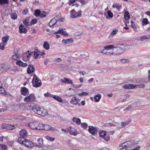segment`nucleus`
Listing matches in <instances>:
<instances>
[{
	"label": "nucleus",
	"mask_w": 150,
	"mask_h": 150,
	"mask_svg": "<svg viewBox=\"0 0 150 150\" xmlns=\"http://www.w3.org/2000/svg\"><path fill=\"white\" fill-rule=\"evenodd\" d=\"M37 21V19H34L32 20L31 22V25L36 23Z\"/></svg>",
	"instance_id": "6e6d98bb"
},
{
	"label": "nucleus",
	"mask_w": 150,
	"mask_h": 150,
	"mask_svg": "<svg viewBox=\"0 0 150 150\" xmlns=\"http://www.w3.org/2000/svg\"><path fill=\"white\" fill-rule=\"evenodd\" d=\"M120 62L122 63H125L130 62V60L128 59H122L120 60Z\"/></svg>",
	"instance_id": "c9c22d12"
},
{
	"label": "nucleus",
	"mask_w": 150,
	"mask_h": 150,
	"mask_svg": "<svg viewBox=\"0 0 150 150\" xmlns=\"http://www.w3.org/2000/svg\"><path fill=\"white\" fill-rule=\"evenodd\" d=\"M45 137L47 140L52 142L55 139V138H54L49 136H46Z\"/></svg>",
	"instance_id": "ea45409f"
},
{
	"label": "nucleus",
	"mask_w": 150,
	"mask_h": 150,
	"mask_svg": "<svg viewBox=\"0 0 150 150\" xmlns=\"http://www.w3.org/2000/svg\"><path fill=\"white\" fill-rule=\"evenodd\" d=\"M4 89L3 87H0V93H4Z\"/></svg>",
	"instance_id": "bf43d9fd"
},
{
	"label": "nucleus",
	"mask_w": 150,
	"mask_h": 150,
	"mask_svg": "<svg viewBox=\"0 0 150 150\" xmlns=\"http://www.w3.org/2000/svg\"><path fill=\"white\" fill-rule=\"evenodd\" d=\"M40 51L38 50H35L34 52V55L35 58H37L38 56L40 55Z\"/></svg>",
	"instance_id": "72a5a7b5"
},
{
	"label": "nucleus",
	"mask_w": 150,
	"mask_h": 150,
	"mask_svg": "<svg viewBox=\"0 0 150 150\" xmlns=\"http://www.w3.org/2000/svg\"><path fill=\"white\" fill-rule=\"evenodd\" d=\"M114 47V45H109L105 46L104 47V49L105 52L109 51L108 50L110 49H113Z\"/></svg>",
	"instance_id": "aec40b11"
},
{
	"label": "nucleus",
	"mask_w": 150,
	"mask_h": 150,
	"mask_svg": "<svg viewBox=\"0 0 150 150\" xmlns=\"http://www.w3.org/2000/svg\"><path fill=\"white\" fill-rule=\"evenodd\" d=\"M52 97L60 102H62V98L59 96L52 95Z\"/></svg>",
	"instance_id": "4be33fe9"
},
{
	"label": "nucleus",
	"mask_w": 150,
	"mask_h": 150,
	"mask_svg": "<svg viewBox=\"0 0 150 150\" xmlns=\"http://www.w3.org/2000/svg\"><path fill=\"white\" fill-rule=\"evenodd\" d=\"M88 93L86 92H83L79 94V96H86L88 95Z\"/></svg>",
	"instance_id": "5fc2aeb1"
},
{
	"label": "nucleus",
	"mask_w": 150,
	"mask_h": 150,
	"mask_svg": "<svg viewBox=\"0 0 150 150\" xmlns=\"http://www.w3.org/2000/svg\"><path fill=\"white\" fill-rule=\"evenodd\" d=\"M112 7L114 8H117L118 10L121 7V6L119 4L116 3L113 4Z\"/></svg>",
	"instance_id": "bb28decb"
},
{
	"label": "nucleus",
	"mask_w": 150,
	"mask_h": 150,
	"mask_svg": "<svg viewBox=\"0 0 150 150\" xmlns=\"http://www.w3.org/2000/svg\"><path fill=\"white\" fill-rule=\"evenodd\" d=\"M73 40L71 38L67 39L66 40H63L62 42L65 44H69L71 43L72 42Z\"/></svg>",
	"instance_id": "412c9836"
},
{
	"label": "nucleus",
	"mask_w": 150,
	"mask_h": 150,
	"mask_svg": "<svg viewBox=\"0 0 150 150\" xmlns=\"http://www.w3.org/2000/svg\"><path fill=\"white\" fill-rule=\"evenodd\" d=\"M118 31L117 29H114L112 31L111 33L110 34L113 36L117 34V32Z\"/></svg>",
	"instance_id": "a19ab883"
},
{
	"label": "nucleus",
	"mask_w": 150,
	"mask_h": 150,
	"mask_svg": "<svg viewBox=\"0 0 150 150\" xmlns=\"http://www.w3.org/2000/svg\"><path fill=\"white\" fill-rule=\"evenodd\" d=\"M21 94L23 96H25L28 94V89L25 87L21 88Z\"/></svg>",
	"instance_id": "4468645a"
},
{
	"label": "nucleus",
	"mask_w": 150,
	"mask_h": 150,
	"mask_svg": "<svg viewBox=\"0 0 150 150\" xmlns=\"http://www.w3.org/2000/svg\"><path fill=\"white\" fill-rule=\"evenodd\" d=\"M104 139L106 142L108 141L110 139V137L109 136L104 137H103Z\"/></svg>",
	"instance_id": "13d9d810"
},
{
	"label": "nucleus",
	"mask_w": 150,
	"mask_h": 150,
	"mask_svg": "<svg viewBox=\"0 0 150 150\" xmlns=\"http://www.w3.org/2000/svg\"><path fill=\"white\" fill-rule=\"evenodd\" d=\"M35 70V69L32 65H29L27 69V72L28 74L33 72Z\"/></svg>",
	"instance_id": "a211bd4d"
},
{
	"label": "nucleus",
	"mask_w": 150,
	"mask_h": 150,
	"mask_svg": "<svg viewBox=\"0 0 150 150\" xmlns=\"http://www.w3.org/2000/svg\"><path fill=\"white\" fill-rule=\"evenodd\" d=\"M35 99V96L33 94H31L29 96L25 97L24 98V101L28 103L32 101Z\"/></svg>",
	"instance_id": "39448f33"
},
{
	"label": "nucleus",
	"mask_w": 150,
	"mask_h": 150,
	"mask_svg": "<svg viewBox=\"0 0 150 150\" xmlns=\"http://www.w3.org/2000/svg\"><path fill=\"white\" fill-rule=\"evenodd\" d=\"M79 102V99L76 98L75 97H73L70 101V103L74 105L78 104L79 106H80V103H78V102Z\"/></svg>",
	"instance_id": "2eb2a0df"
},
{
	"label": "nucleus",
	"mask_w": 150,
	"mask_h": 150,
	"mask_svg": "<svg viewBox=\"0 0 150 150\" xmlns=\"http://www.w3.org/2000/svg\"><path fill=\"white\" fill-rule=\"evenodd\" d=\"M72 121L77 125H80L81 123V120L79 118H77L76 117H73L72 118Z\"/></svg>",
	"instance_id": "6ab92c4d"
},
{
	"label": "nucleus",
	"mask_w": 150,
	"mask_h": 150,
	"mask_svg": "<svg viewBox=\"0 0 150 150\" xmlns=\"http://www.w3.org/2000/svg\"><path fill=\"white\" fill-rule=\"evenodd\" d=\"M70 2L69 3V4L71 5L72 4L74 3L75 2L76 0H69Z\"/></svg>",
	"instance_id": "0e129e2a"
},
{
	"label": "nucleus",
	"mask_w": 150,
	"mask_h": 150,
	"mask_svg": "<svg viewBox=\"0 0 150 150\" xmlns=\"http://www.w3.org/2000/svg\"><path fill=\"white\" fill-rule=\"evenodd\" d=\"M128 125L127 122H122L121 123L120 128H123Z\"/></svg>",
	"instance_id": "a18cd8bd"
},
{
	"label": "nucleus",
	"mask_w": 150,
	"mask_h": 150,
	"mask_svg": "<svg viewBox=\"0 0 150 150\" xmlns=\"http://www.w3.org/2000/svg\"><path fill=\"white\" fill-rule=\"evenodd\" d=\"M20 138L25 139L27 136V132L25 130L22 129L20 132Z\"/></svg>",
	"instance_id": "9b49d317"
},
{
	"label": "nucleus",
	"mask_w": 150,
	"mask_h": 150,
	"mask_svg": "<svg viewBox=\"0 0 150 150\" xmlns=\"http://www.w3.org/2000/svg\"><path fill=\"white\" fill-rule=\"evenodd\" d=\"M43 47L46 50H48L49 49V45L47 42H45L43 44Z\"/></svg>",
	"instance_id": "2f4dec72"
},
{
	"label": "nucleus",
	"mask_w": 150,
	"mask_h": 150,
	"mask_svg": "<svg viewBox=\"0 0 150 150\" xmlns=\"http://www.w3.org/2000/svg\"><path fill=\"white\" fill-rule=\"evenodd\" d=\"M17 49H15L14 50V55L12 56V58L13 59L16 60L17 59H18L19 57V55L18 54L17 51Z\"/></svg>",
	"instance_id": "f3484780"
},
{
	"label": "nucleus",
	"mask_w": 150,
	"mask_h": 150,
	"mask_svg": "<svg viewBox=\"0 0 150 150\" xmlns=\"http://www.w3.org/2000/svg\"><path fill=\"white\" fill-rule=\"evenodd\" d=\"M19 29L20 32L22 33H26L27 32V30L25 29L24 26L21 23L19 26Z\"/></svg>",
	"instance_id": "f8f14e48"
},
{
	"label": "nucleus",
	"mask_w": 150,
	"mask_h": 150,
	"mask_svg": "<svg viewBox=\"0 0 150 150\" xmlns=\"http://www.w3.org/2000/svg\"><path fill=\"white\" fill-rule=\"evenodd\" d=\"M106 134V132L105 131H100L99 133L100 136L103 138L105 137Z\"/></svg>",
	"instance_id": "4c0bfd02"
},
{
	"label": "nucleus",
	"mask_w": 150,
	"mask_h": 150,
	"mask_svg": "<svg viewBox=\"0 0 150 150\" xmlns=\"http://www.w3.org/2000/svg\"><path fill=\"white\" fill-rule=\"evenodd\" d=\"M6 129L8 130L13 129L15 128V126L13 125L7 124L6 125Z\"/></svg>",
	"instance_id": "7c9ffc66"
},
{
	"label": "nucleus",
	"mask_w": 150,
	"mask_h": 150,
	"mask_svg": "<svg viewBox=\"0 0 150 150\" xmlns=\"http://www.w3.org/2000/svg\"><path fill=\"white\" fill-rule=\"evenodd\" d=\"M142 82H144V83H147L149 82V79L148 78H145V79H144L142 81Z\"/></svg>",
	"instance_id": "e2e57ef3"
},
{
	"label": "nucleus",
	"mask_w": 150,
	"mask_h": 150,
	"mask_svg": "<svg viewBox=\"0 0 150 150\" xmlns=\"http://www.w3.org/2000/svg\"><path fill=\"white\" fill-rule=\"evenodd\" d=\"M149 37L150 36L149 35L141 37L139 38V40L141 41H143L144 40L148 39L149 38Z\"/></svg>",
	"instance_id": "c85d7f7f"
},
{
	"label": "nucleus",
	"mask_w": 150,
	"mask_h": 150,
	"mask_svg": "<svg viewBox=\"0 0 150 150\" xmlns=\"http://www.w3.org/2000/svg\"><path fill=\"white\" fill-rule=\"evenodd\" d=\"M114 49H112L110 51L105 52L104 50H103L101 52L103 54L106 55H119L123 53L124 51V48H122L120 46H115L114 45Z\"/></svg>",
	"instance_id": "f257e3e1"
},
{
	"label": "nucleus",
	"mask_w": 150,
	"mask_h": 150,
	"mask_svg": "<svg viewBox=\"0 0 150 150\" xmlns=\"http://www.w3.org/2000/svg\"><path fill=\"white\" fill-rule=\"evenodd\" d=\"M81 126L83 129H86L88 125L86 123L84 122L81 124Z\"/></svg>",
	"instance_id": "79ce46f5"
},
{
	"label": "nucleus",
	"mask_w": 150,
	"mask_h": 150,
	"mask_svg": "<svg viewBox=\"0 0 150 150\" xmlns=\"http://www.w3.org/2000/svg\"><path fill=\"white\" fill-rule=\"evenodd\" d=\"M8 3V0H0V4L1 5L7 4Z\"/></svg>",
	"instance_id": "58836bf2"
},
{
	"label": "nucleus",
	"mask_w": 150,
	"mask_h": 150,
	"mask_svg": "<svg viewBox=\"0 0 150 150\" xmlns=\"http://www.w3.org/2000/svg\"><path fill=\"white\" fill-rule=\"evenodd\" d=\"M70 13L72 18H76L81 15V11H79L76 12L74 9H73L70 11Z\"/></svg>",
	"instance_id": "423d86ee"
},
{
	"label": "nucleus",
	"mask_w": 150,
	"mask_h": 150,
	"mask_svg": "<svg viewBox=\"0 0 150 150\" xmlns=\"http://www.w3.org/2000/svg\"><path fill=\"white\" fill-rule=\"evenodd\" d=\"M11 18L13 19H15L17 18V15L16 13H12L11 15Z\"/></svg>",
	"instance_id": "37998d69"
},
{
	"label": "nucleus",
	"mask_w": 150,
	"mask_h": 150,
	"mask_svg": "<svg viewBox=\"0 0 150 150\" xmlns=\"http://www.w3.org/2000/svg\"><path fill=\"white\" fill-rule=\"evenodd\" d=\"M132 146L131 142L129 141L121 144L120 146L122 147H124L127 149L132 147Z\"/></svg>",
	"instance_id": "6e6552de"
},
{
	"label": "nucleus",
	"mask_w": 150,
	"mask_h": 150,
	"mask_svg": "<svg viewBox=\"0 0 150 150\" xmlns=\"http://www.w3.org/2000/svg\"><path fill=\"white\" fill-rule=\"evenodd\" d=\"M145 86V85L144 84L142 83L139 85H134L133 88H144Z\"/></svg>",
	"instance_id": "a878e982"
},
{
	"label": "nucleus",
	"mask_w": 150,
	"mask_h": 150,
	"mask_svg": "<svg viewBox=\"0 0 150 150\" xmlns=\"http://www.w3.org/2000/svg\"><path fill=\"white\" fill-rule=\"evenodd\" d=\"M95 102H98L101 98V95L100 94H98L95 96L94 97Z\"/></svg>",
	"instance_id": "cd10ccee"
},
{
	"label": "nucleus",
	"mask_w": 150,
	"mask_h": 150,
	"mask_svg": "<svg viewBox=\"0 0 150 150\" xmlns=\"http://www.w3.org/2000/svg\"><path fill=\"white\" fill-rule=\"evenodd\" d=\"M58 21V20L56 18H52L49 23V26L51 27H53L54 25Z\"/></svg>",
	"instance_id": "1a4fd4ad"
},
{
	"label": "nucleus",
	"mask_w": 150,
	"mask_h": 150,
	"mask_svg": "<svg viewBox=\"0 0 150 150\" xmlns=\"http://www.w3.org/2000/svg\"><path fill=\"white\" fill-rule=\"evenodd\" d=\"M9 39V36H6L2 38V40L3 42L7 43V42Z\"/></svg>",
	"instance_id": "e433bc0d"
},
{
	"label": "nucleus",
	"mask_w": 150,
	"mask_h": 150,
	"mask_svg": "<svg viewBox=\"0 0 150 150\" xmlns=\"http://www.w3.org/2000/svg\"><path fill=\"white\" fill-rule=\"evenodd\" d=\"M44 125L42 123H39L38 122V125L36 129L38 130H42L44 128Z\"/></svg>",
	"instance_id": "c756f323"
},
{
	"label": "nucleus",
	"mask_w": 150,
	"mask_h": 150,
	"mask_svg": "<svg viewBox=\"0 0 150 150\" xmlns=\"http://www.w3.org/2000/svg\"><path fill=\"white\" fill-rule=\"evenodd\" d=\"M28 12L27 9H25L22 12V13L24 15H26Z\"/></svg>",
	"instance_id": "052dcab7"
},
{
	"label": "nucleus",
	"mask_w": 150,
	"mask_h": 150,
	"mask_svg": "<svg viewBox=\"0 0 150 150\" xmlns=\"http://www.w3.org/2000/svg\"><path fill=\"white\" fill-rule=\"evenodd\" d=\"M27 52L28 55L27 53H26L27 55L26 56L27 57V58H29L31 56V53H32L29 51H28Z\"/></svg>",
	"instance_id": "4d7b16f0"
},
{
	"label": "nucleus",
	"mask_w": 150,
	"mask_h": 150,
	"mask_svg": "<svg viewBox=\"0 0 150 150\" xmlns=\"http://www.w3.org/2000/svg\"><path fill=\"white\" fill-rule=\"evenodd\" d=\"M52 129V127L50 125H44V128L43 129L45 130L48 131Z\"/></svg>",
	"instance_id": "393cba45"
},
{
	"label": "nucleus",
	"mask_w": 150,
	"mask_h": 150,
	"mask_svg": "<svg viewBox=\"0 0 150 150\" xmlns=\"http://www.w3.org/2000/svg\"><path fill=\"white\" fill-rule=\"evenodd\" d=\"M64 80H65V83L71 84H72L73 82L71 79H68V78H64Z\"/></svg>",
	"instance_id": "473e14b6"
},
{
	"label": "nucleus",
	"mask_w": 150,
	"mask_h": 150,
	"mask_svg": "<svg viewBox=\"0 0 150 150\" xmlns=\"http://www.w3.org/2000/svg\"><path fill=\"white\" fill-rule=\"evenodd\" d=\"M7 43L5 42H2L1 43L0 45V49L2 50H4L6 46Z\"/></svg>",
	"instance_id": "f704fd0d"
},
{
	"label": "nucleus",
	"mask_w": 150,
	"mask_h": 150,
	"mask_svg": "<svg viewBox=\"0 0 150 150\" xmlns=\"http://www.w3.org/2000/svg\"><path fill=\"white\" fill-rule=\"evenodd\" d=\"M142 22L145 25L148 24L149 23L148 19L146 18L144 19L142 21Z\"/></svg>",
	"instance_id": "603ef678"
},
{
	"label": "nucleus",
	"mask_w": 150,
	"mask_h": 150,
	"mask_svg": "<svg viewBox=\"0 0 150 150\" xmlns=\"http://www.w3.org/2000/svg\"><path fill=\"white\" fill-rule=\"evenodd\" d=\"M108 16L110 18H112L113 16V14L110 11H108Z\"/></svg>",
	"instance_id": "864d4df0"
},
{
	"label": "nucleus",
	"mask_w": 150,
	"mask_h": 150,
	"mask_svg": "<svg viewBox=\"0 0 150 150\" xmlns=\"http://www.w3.org/2000/svg\"><path fill=\"white\" fill-rule=\"evenodd\" d=\"M140 147L139 146H138L135 148L132 149L130 150H139L140 149Z\"/></svg>",
	"instance_id": "69168bd1"
},
{
	"label": "nucleus",
	"mask_w": 150,
	"mask_h": 150,
	"mask_svg": "<svg viewBox=\"0 0 150 150\" xmlns=\"http://www.w3.org/2000/svg\"><path fill=\"white\" fill-rule=\"evenodd\" d=\"M37 141L42 146L43 145V141L42 138H40L38 139Z\"/></svg>",
	"instance_id": "c03bdc74"
},
{
	"label": "nucleus",
	"mask_w": 150,
	"mask_h": 150,
	"mask_svg": "<svg viewBox=\"0 0 150 150\" xmlns=\"http://www.w3.org/2000/svg\"><path fill=\"white\" fill-rule=\"evenodd\" d=\"M79 1L83 5L86 4L88 2L87 0H79Z\"/></svg>",
	"instance_id": "09e8293b"
},
{
	"label": "nucleus",
	"mask_w": 150,
	"mask_h": 150,
	"mask_svg": "<svg viewBox=\"0 0 150 150\" xmlns=\"http://www.w3.org/2000/svg\"><path fill=\"white\" fill-rule=\"evenodd\" d=\"M16 64L20 67H26L27 66L28 64L26 63H23V62L20 60H18L16 62Z\"/></svg>",
	"instance_id": "dca6fc26"
},
{
	"label": "nucleus",
	"mask_w": 150,
	"mask_h": 150,
	"mask_svg": "<svg viewBox=\"0 0 150 150\" xmlns=\"http://www.w3.org/2000/svg\"><path fill=\"white\" fill-rule=\"evenodd\" d=\"M124 18L126 20H128L130 18V15L128 11H126L124 13Z\"/></svg>",
	"instance_id": "5701e85b"
},
{
	"label": "nucleus",
	"mask_w": 150,
	"mask_h": 150,
	"mask_svg": "<svg viewBox=\"0 0 150 150\" xmlns=\"http://www.w3.org/2000/svg\"><path fill=\"white\" fill-rule=\"evenodd\" d=\"M1 149L2 150H6L7 148L6 146H1Z\"/></svg>",
	"instance_id": "338daca9"
},
{
	"label": "nucleus",
	"mask_w": 150,
	"mask_h": 150,
	"mask_svg": "<svg viewBox=\"0 0 150 150\" xmlns=\"http://www.w3.org/2000/svg\"><path fill=\"white\" fill-rule=\"evenodd\" d=\"M147 78L149 79V82H150V70H149L148 71V74Z\"/></svg>",
	"instance_id": "774afa93"
},
{
	"label": "nucleus",
	"mask_w": 150,
	"mask_h": 150,
	"mask_svg": "<svg viewBox=\"0 0 150 150\" xmlns=\"http://www.w3.org/2000/svg\"><path fill=\"white\" fill-rule=\"evenodd\" d=\"M40 12L38 9L36 10L35 11V15L37 16H39L40 14Z\"/></svg>",
	"instance_id": "de8ad7c7"
},
{
	"label": "nucleus",
	"mask_w": 150,
	"mask_h": 150,
	"mask_svg": "<svg viewBox=\"0 0 150 150\" xmlns=\"http://www.w3.org/2000/svg\"><path fill=\"white\" fill-rule=\"evenodd\" d=\"M32 83L33 86L35 87L40 86L42 84L40 80L35 74L33 75Z\"/></svg>",
	"instance_id": "20e7f679"
},
{
	"label": "nucleus",
	"mask_w": 150,
	"mask_h": 150,
	"mask_svg": "<svg viewBox=\"0 0 150 150\" xmlns=\"http://www.w3.org/2000/svg\"><path fill=\"white\" fill-rule=\"evenodd\" d=\"M88 131L92 135H94L97 133V129L92 126H89Z\"/></svg>",
	"instance_id": "0eeeda50"
},
{
	"label": "nucleus",
	"mask_w": 150,
	"mask_h": 150,
	"mask_svg": "<svg viewBox=\"0 0 150 150\" xmlns=\"http://www.w3.org/2000/svg\"><path fill=\"white\" fill-rule=\"evenodd\" d=\"M29 21V20L27 18L26 19L23 21V23L26 26H27L29 25L28 23Z\"/></svg>",
	"instance_id": "49530a36"
},
{
	"label": "nucleus",
	"mask_w": 150,
	"mask_h": 150,
	"mask_svg": "<svg viewBox=\"0 0 150 150\" xmlns=\"http://www.w3.org/2000/svg\"><path fill=\"white\" fill-rule=\"evenodd\" d=\"M134 85L132 84H127L124 85L123 87L125 89H132L133 88Z\"/></svg>",
	"instance_id": "b1692460"
},
{
	"label": "nucleus",
	"mask_w": 150,
	"mask_h": 150,
	"mask_svg": "<svg viewBox=\"0 0 150 150\" xmlns=\"http://www.w3.org/2000/svg\"><path fill=\"white\" fill-rule=\"evenodd\" d=\"M32 110L35 113L42 116H45L48 114L46 110L41 108L40 106L38 105L33 106L32 108Z\"/></svg>",
	"instance_id": "f03ea898"
},
{
	"label": "nucleus",
	"mask_w": 150,
	"mask_h": 150,
	"mask_svg": "<svg viewBox=\"0 0 150 150\" xmlns=\"http://www.w3.org/2000/svg\"><path fill=\"white\" fill-rule=\"evenodd\" d=\"M55 34L60 33L62 35L67 36L68 35L66 31L65 30V29H63L62 28H59V30H58L57 32H55Z\"/></svg>",
	"instance_id": "ddd939ff"
},
{
	"label": "nucleus",
	"mask_w": 150,
	"mask_h": 150,
	"mask_svg": "<svg viewBox=\"0 0 150 150\" xmlns=\"http://www.w3.org/2000/svg\"><path fill=\"white\" fill-rule=\"evenodd\" d=\"M18 141L20 144L28 148H31L34 146V144L32 142L24 138H19Z\"/></svg>",
	"instance_id": "7ed1b4c3"
},
{
	"label": "nucleus",
	"mask_w": 150,
	"mask_h": 150,
	"mask_svg": "<svg viewBox=\"0 0 150 150\" xmlns=\"http://www.w3.org/2000/svg\"><path fill=\"white\" fill-rule=\"evenodd\" d=\"M44 95L45 97H52V95L48 92L45 93Z\"/></svg>",
	"instance_id": "3c124183"
},
{
	"label": "nucleus",
	"mask_w": 150,
	"mask_h": 150,
	"mask_svg": "<svg viewBox=\"0 0 150 150\" xmlns=\"http://www.w3.org/2000/svg\"><path fill=\"white\" fill-rule=\"evenodd\" d=\"M38 125V122H31L29 124V126L31 129H36Z\"/></svg>",
	"instance_id": "9d476101"
},
{
	"label": "nucleus",
	"mask_w": 150,
	"mask_h": 150,
	"mask_svg": "<svg viewBox=\"0 0 150 150\" xmlns=\"http://www.w3.org/2000/svg\"><path fill=\"white\" fill-rule=\"evenodd\" d=\"M70 134L71 135H73L74 136H76L77 135V133L76 132H70Z\"/></svg>",
	"instance_id": "680f3d73"
},
{
	"label": "nucleus",
	"mask_w": 150,
	"mask_h": 150,
	"mask_svg": "<svg viewBox=\"0 0 150 150\" xmlns=\"http://www.w3.org/2000/svg\"><path fill=\"white\" fill-rule=\"evenodd\" d=\"M132 109V106L131 105H129L128 107L126 108L124 110V111H129L131 110Z\"/></svg>",
	"instance_id": "8fccbe9b"
}]
</instances>
